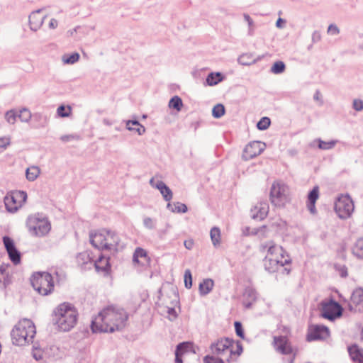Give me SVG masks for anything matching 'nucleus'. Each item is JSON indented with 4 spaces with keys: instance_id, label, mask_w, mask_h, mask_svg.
<instances>
[{
    "instance_id": "f257e3e1",
    "label": "nucleus",
    "mask_w": 363,
    "mask_h": 363,
    "mask_svg": "<svg viewBox=\"0 0 363 363\" xmlns=\"http://www.w3.org/2000/svg\"><path fill=\"white\" fill-rule=\"evenodd\" d=\"M128 319V315L123 308L108 306L91 320L90 327L94 333L121 331L125 328Z\"/></svg>"
},
{
    "instance_id": "f03ea898",
    "label": "nucleus",
    "mask_w": 363,
    "mask_h": 363,
    "mask_svg": "<svg viewBox=\"0 0 363 363\" xmlns=\"http://www.w3.org/2000/svg\"><path fill=\"white\" fill-rule=\"evenodd\" d=\"M77 313L74 306L69 303L60 304L52 313V323L57 325L63 332L70 330L76 325Z\"/></svg>"
},
{
    "instance_id": "7ed1b4c3",
    "label": "nucleus",
    "mask_w": 363,
    "mask_h": 363,
    "mask_svg": "<svg viewBox=\"0 0 363 363\" xmlns=\"http://www.w3.org/2000/svg\"><path fill=\"white\" fill-rule=\"evenodd\" d=\"M36 334L35 326L29 319L20 320L11 332L12 343L16 346H23L32 343Z\"/></svg>"
},
{
    "instance_id": "20e7f679",
    "label": "nucleus",
    "mask_w": 363,
    "mask_h": 363,
    "mask_svg": "<svg viewBox=\"0 0 363 363\" xmlns=\"http://www.w3.org/2000/svg\"><path fill=\"white\" fill-rule=\"evenodd\" d=\"M30 283L34 290L43 296H48L54 290L53 277L49 272L34 273L30 278Z\"/></svg>"
},
{
    "instance_id": "39448f33",
    "label": "nucleus",
    "mask_w": 363,
    "mask_h": 363,
    "mask_svg": "<svg viewBox=\"0 0 363 363\" xmlns=\"http://www.w3.org/2000/svg\"><path fill=\"white\" fill-rule=\"evenodd\" d=\"M354 208V202L349 194H341L335 199L334 210L340 219L349 218L352 216Z\"/></svg>"
},
{
    "instance_id": "423d86ee",
    "label": "nucleus",
    "mask_w": 363,
    "mask_h": 363,
    "mask_svg": "<svg viewBox=\"0 0 363 363\" xmlns=\"http://www.w3.org/2000/svg\"><path fill=\"white\" fill-rule=\"evenodd\" d=\"M288 186L280 182H274L270 189L269 199L272 205L284 207L289 201Z\"/></svg>"
},
{
    "instance_id": "0eeeda50",
    "label": "nucleus",
    "mask_w": 363,
    "mask_h": 363,
    "mask_svg": "<svg viewBox=\"0 0 363 363\" xmlns=\"http://www.w3.org/2000/svg\"><path fill=\"white\" fill-rule=\"evenodd\" d=\"M320 315L329 320H334L342 315L343 308L342 306L334 299L329 301H322Z\"/></svg>"
},
{
    "instance_id": "6e6552de",
    "label": "nucleus",
    "mask_w": 363,
    "mask_h": 363,
    "mask_svg": "<svg viewBox=\"0 0 363 363\" xmlns=\"http://www.w3.org/2000/svg\"><path fill=\"white\" fill-rule=\"evenodd\" d=\"M18 195L23 196V202H26L27 194L24 191H16L10 195L8 194L4 197V204L7 211L15 213L21 206V201L17 200Z\"/></svg>"
},
{
    "instance_id": "1a4fd4ad",
    "label": "nucleus",
    "mask_w": 363,
    "mask_h": 363,
    "mask_svg": "<svg viewBox=\"0 0 363 363\" xmlns=\"http://www.w3.org/2000/svg\"><path fill=\"white\" fill-rule=\"evenodd\" d=\"M329 336L330 330L327 326L323 325H313L308 328L306 340L308 342L323 340Z\"/></svg>"
},
{
    "instance_id": "9d476101",
    "label": "nucleus",
    "mask_w": 363,
    "mask_h": 363,
    "mask_svg": "<svg viewBox=\"0 0 363 363\" xmlns=\"http://www.w3.org/2000/svg\"><path fill=\"white\" fill-rule=\"evenodd\" d=\"M2 240L11 262L14 265L20 264L21 261V253L16 248L13 240L8 235L4 236Z\"/></svg>"
},
{
    "instance_id": "9b49d317",
    "label": "nucleus",
    "mask_w": 363,
    "mask_h": 363,
    "mask_svg": "<svg viewBox=\"0 0 363 363\" xmlns=\"http://www.w3.org/2000/svg\"><path fill=\"white\" fill-rule=\"evenodd\" d=\"M265 148V143L260 141H252L249 143L243 150L242 158L250 160L259 155Z\"/></svg>"
},
{
    "instance_id": "f8f14e48",
    "label": "nucleus",
    "mask_w": 363,
    "mask_h": 363,
    "mask_svg": "<svg viewBox=\"0 0 363 363\" xmlns=\"http://www.w3.org/2000/svg\"><path fill=\"white\" fill-rule=\"evenodd\" d=\"M90 243L91 245L99 250H110V245H108L107 235L104 232V229L99 230L95 234L91 233L89 235Z\"/></svg>"
},
{
    "instance_id": "ddd939ff",
    "label": "nucleus",
    "mask_w": 363,
    "mask_h": 363,
    "mask_svg": "<svg viewBox=\"0 0 363 363\" xmlns=\"http://www.w3.org/2000/svg\"><path fill=\"white\" fill-rule=\"evenodd\" d=\"M36 220V225L33 226L28 225L30 233L35 236H44L48 234L51 229L50 222L48 220Z\"/></svg>"
},
{
    "instance_id": "4468645a",
    "label": "nucleus",
    "mask_w": 363,
    "mask_h": 363,
    "mask_svg": "<svg viewBox=\"0 0 363 363\" xmlns=\"http://www.w3.org/2000/svg\"><path fill=\"white\" fill-rule=\"evenodd\" d=\"M234 341L233 339L225 337L218 340L216 342L212 343L210 348L212 352L216 354H222L224 352H230V347H233Z\"/></svg>"
},
{
    "instance_id": "2eb2a0df",
    "label": "nucleus",
    "mask_w": 363,
    "mask_h": 363,
    "mask_svg": "<svg viewBox=\"0 0 363 363\" xmlns=\"http://www.w3.org/2000/svg\"><path fill=\"white\" fill-rule=\"evenodd\" d=\"M269 205L266 202H261L250 210V217L253 220H263L268 215Z\"/></svg>"
},
{
    "instance_id": "dca6fc26",
    "label": "nucleus",
    "mask_w": 363,
    "mask_h": 363,
    "mask_svg": "<svg viewBox=\"0 0 363 363\" xmlns=\"http://www.w3.org/2000/svg\"><path fill=\"white\" fill-rule=\"evenodd\" d=\"M274 343L277 347V350L282 354H290L293 352V349L289 342V339L286 336L274 337Z\"/></svg>"
},
{
    "instance_id": "f3484780",
    "label": "nucleus",
    "mask_w": 363,
    "mask_h": 363,
    "mask_svg": "<svg viewBox=\"0 0 363 363\" xmlns=\"http://www.w3.org/2000/svg\"><path fill=\"white\" fill-rule=\"evenodd\" d=\"M43 9H38L33 11L29 16V26L33 31H37L43 24L46 16H41L40 13Z\"/></svg>"
},
{
    "instance_id": "a211bd4d",
    "label": "nucleus",
    "mask_w": 363,
    "mask_h": 363,
    "mask_svg": "<svg viewBox=\"0 0 363 363\" xmlns=\"http://www.w3.org/2000/svg\"><path fill=\"white\" fill-rule=\"evenodd\" d=\"M319 198V187L315 186L308 194L306 206L310 213L313 215L317 213L315 208L316 201Z\"/></svg>"
},
{
    "instance_id": "6ab92c4d",
    "label": "nucleus",
    "mask_w": 363,
    "mask_h": 363,
    "mask_svg": "<svg viewBox=\"0 0 363 363\" xmlns=\"http://www.w3.org/2000/svg\"><path fill=\"white\" fill-rule=\"evenodd\" d=\"M94 265L97 272L108 273L111 267L110 257H106L101 254L98 259L94 262Z\"/></svg>"
},
{
    "instance_id": "aec40b11",
    "label": "nucleus",
    "mask_w": 363,
    "mask_h": 363,
    "mask_svg": "<svg viewBox=\"0 0 363 363\" xmlns=\"http://www.w3.org/2000/svg\"><path fill=\"white\" fill-rule=\"evenodd\" d=\"M353 305L357 307L358 306H363V289L357 288L353 291L350 298V303L348 305L349 310L356 311Z\"/></svg>"
},
{
    "instance_id": "412c9836",
    "label": "nucleus",
    "mask_w": 363,
    "mask_h": 363,
    "mask_svg": "<svg viewBox=\"0 0 363 363\" xmlns=\"http://www.w3.org/2000/svg\"><path fill=\"white\" fill-rule=\"evenodd\" d=\"M264 270L269 274H273L278 271L279 268V260L269 258L266 256L262 260Z\"/></svg>"
},
{
    "instance_id": "4be33fe9",
    "label": "nucleus",
    "mask_w": 363,
    "mask_h": 363,
    "mask_svg": "<svg viewBox=\"0 0 363 363\" xmlns=\"http://www.w3.org/2000/svg\"><path fill=\"white\" fill-rule=\"evenodd\" d=\"M155 188L158 189L165 201L168 203L172 200L173 193L170 188L162 181H157Z\"/></svg>"
},
{
    "instance_id": "5701e85b",
    "label": "nucleus",
    "mask_w": 363,
    "mask_h": 363,
    "mask_svg": "<svg viewBox=\"0 0 363 363\" xmlns=\"http://www.w3.org/2000/svg\"><path fill=\"white\" fill-rule=\"evenodd\" d=\"M349 354L354 362H362L363 360V350L357 344H352L347 348Z\"/></svg>"
},
{
    "instance_id": "b1692460",
    "label": "nucleus",
    "mask_w": 363,
    "mask_h": 363,
    "mask_svg": "<svg viewBox=\"0 0 363 363\" xmlns=\"http://www.w3.org/2000/svg\"><path fill=\"white\" fill-rule=\"evenodd\" d=\"M214 286V281L212 279H205L200 284L199 291L201 296L208 294Z\"/></svg>"
},
{
    "instance_id": "393cba45",
    "label": "nucleus",
    "mask_w": 363,
    "mask_h": 363,
    "mask_svg": "<svg viewBox=\"0 0 363 363\" xmlns=\"http://www.w3.org/2000/svg\"><path fill=\"white\" fill-rule=\"evenodd\" d=\"M224 75L221 72H211L206 77V84L208 86H215L224 79Z\"/></svg>"
},
{
    "instance_id": "a878e982",
    "label": "nucleus",
    "mask_w": 363,
    "mask_h": 363,
    "mask_svg": "<svg viewBox=\"0 0 363 363\" xmlns=\"http://www.w3.org/2000/svg\"><path fill=\"white\" fill-rule=\"evenodd\" d=\"M167 208L173 213H184L188 211V207L185 203L180 202H174L173 203H168Z\"/></svg>"
},
{
    "instance_id": "bb28decb",
    "label": "nucleus",
    "mask_w": 363,
    "mask_h": 363,
    "mask_svg": "<svg viewBox=\"0 0 363 363\" xmlns=\"http://www.w3.org/2000/svg\"><path fill=\"white\" fill-rule=\"evenodd\" d=\"M104 232H106L107 235L108 241H109L108 245H110V250L112 247H115L116 250L117 251V247L119 246L120 238L118 235L114 232L110 230L104 229Z\"/></svg>"
},
{
    "instance_id": "cd10ccee",
    "label": "nucleus",
    "mask_w": 363,
    "mask_h": 363,
    "mask_svg": "<svg viewBox=\"0 0 363 363\" xmlns=\"http://www.w3.org/2000/svg\"><path fill=\"white\" fill-rule=\"evenodd\" d=\"M175 352H179L183 355L188 352L195 353V351L194 350V345L191 342H182L177 345Z\"/></svg>"
},
{
    "instance_id": "c85d7f7f",
    "label": "nucleus",
    "mask_w": 363,
    "mask_h": 363,
    "mask_svg": "<svg viewBox=\"0 0 363 363\" xmlns=\"http://www.w3.org/2000/svg\"><path fill=\"white\" fill-rule=\"evenodd\" d=\"M352 253L357 257L363 259V237L356 241L352 247Z\"/></svg>"
},
{
    "instance_id": "c756f323",
    "label": "nucleus",
    "mask_w": 363,
    "mask_h": 363,
    "mask_svg": "<svg viewBox=\"0 0 363 363\" xmlns=\"http://www.w3.org/2000/svg\"><path fill=\"white\" fill-rule=\"evenodd\" d=\"M183 106V101L179 96H174L169 101V107L177 111H180Z\"/></svg>"
},
{
    "instance_id": "7c9ffc66",
    "label": "nucleus",
    "mask_w": 363,
    "mask_h": 363,
    "mask_svg": "<svg viewBox=\"0 0 363 363\" xmlns=\"http://www.w3.org/2000/svg\"><path fill=\"white\" fill-rule=\"evenodd\" d=\"M210 236L213 246L216 247L220 242V230L218 227H213L210 231Z\"/></svg>"
},
{
    "instance_id": "2f4dec72",
    "label": "nucleus",
    "mask_w": 363,
    "mask_h": 363,
    "mask_svg": "<svg viewBox=\"0 0 363 363\" xmlns=\"http://www.w3.org/2000/svg\"><path fill=\"white\" fill-rule=\"evenodd\" d=\"M40 174V169L38 167L33 166L30 168H27L26 171V179L30 182L35 181Z\"/></svg>"
},
{
    "instance_id": "473e14b6",
    "label": "nucleus",
    "mask_w": 363,
    "mask_h": 363,
    "mask_svg": "<svg viewBox=\"0 0 363 363\" xmlns=\"http://www.w3.org/2000/svg\"><path fill=\"white\" fill-rule=\"evenodd\" d=\"M318 143V147L320 150H330L333 149L335 144L337 143V140H330L328 142H325L322 140L320 138L316 139L314 140V143Z\"/></svg>"
},
{
    "instance_id": "72a5a7b5",
    "label": "nucleus",
    "mask_w": 363,
    "mask_h": 363,
    "mask_svg": "<svg viewBox=\"0 0 363 363\" xmlns=\"http://www.w3.org/2000/svg\"><path fill=\"white\" fill-rule=\"evenodd\" d=\"M286 69V65L283 61H276L271 67L270 72L275 74L283 73Z\"/></svg>"
},
{
    "instance_id": "f704fd0d",
    "label": "nucleus",
    "mask_w": 363,
    "mask_h": 363,
    "mask_svg": "<svg viewBox=\"0 0 363 363\" xmlns=\"http://www.w3.org/2000/svg\"><path fill=\"white\" fill-rule=\"evenodd\" d=\"M225 113V108L223 104H218L212 108V116L214 118H220Z\"/></svg>"
},
{
    "instance_id": "c9c22d12",
    "label": "nucleus",
    "mask_w": 363,
    "mask_h": 363,
    "mask_svg": "<svg viewBox=\"0 0 363 363\" xmlns=\"http://www.w3.org/2000/svg\"><path fill=\"white\" fill-rule=\"evenodd\" d=\"M79 54L78 52H72V54L64 55L62 61L65 64L72 65L79 60Z\"/></svg>"
},
{
    "instance_id": "e433bc0d",
    "label": "nucleus",
    "mask_w": 363,
    "mask_h": 363,
    "mask_svg": "<svg viewBox=\"0 0 363 363\" xmlns=\"http://www.w3.org/2000/svg\"><path fill=\"white\" fill-rule=\"evenodd\" d=\"M244 299L252 301H257V291L252 287H247L243 294Z\"/></svg>"
},
{
    "instance_id": "4c0bfd02",
    "label": "nucleus",
    "mask_w": 363,
    "mask_h": 363,
    "mask_svg": "<svg viewBox=\"0 0 363 363\" xmlns=\"http://www.w3.org/2000/svg\"><path fill=\"white\" fill-rule=\"evenodd\" d=\"M271 125V120L269 117L264 116L257 123V128L259 130H265Z\"/></svg>"
},
{
    "instance_id": "58836bf2",
    "label": "nucleus",
    "mask_w": 363,
    "mask_h": 363,
    "mask_svg": "<svg viewBox=\"0 0 363 363\" xmlns=\"http://www.w3.org/2000/svg\"><path fill=\"white\" fill-rule=\"evenodd\" d=\"M31 116L32 115L30 111L26 108H23L19 111V113H18V118L22 122H28L30 120Z\"/></svg>"
},
{
    "instance_id": "ea45409f",
    "label": "nucleus",
    "mask_w": 363,
    "mask_h": 363,
    "mask_svg": "<svg viewBox=\"0 0 363 363\" xmlns=\"http://www.w3.org/2000/svg\"><path fill=\"white\" fill-rule=\"evenodd\" d=\"M17 117H18V112L14 109L8 111L5 113L6 121L9 123L12 124V125L16 123Z\"/></svg>"
},
{
    "instance_id": "a19ab883",
    "label": "nucleus",
    "mask_w": 363,
    "mask_h": 363,
    "mask_svg": "<svg viewBox=\"0 0 363 363\" xmlns=\"http://www.w3.org/2000/svg\"><path fill=\"white\" fill-rule=\"evenodd\" d=\"M147 257V252L141 248V247H137L134 252L133 256V262L139 263V258H146Z\"/></svg>"
},
{
    "instance_id": "79ce46f5",
    "label": "nucleus",
    "mask_w": 363,
    "mask_h": 363,
    "mask_svg": "<svg viewBox=\"0 0 363 363\" xmlns=\"http://www.w3.org/2000/svg\"><path fill=\"white\" fill-rule=\"evenodd\" d=\"M238 62L242 65H250L255 63V60L248 54H243L238 58Z\"/></svg>"
},
{
    "instance_id": "37998d69",
    "label": "nucleus",
    "mask_w": 363,
    "mask_h": 363,
    "mask_svg": "<svg viewBox=\"0 0 363 363\" xmlns=\"http://www.w3.org/2000/svg\"><path fill=\"white\" fill-rule=\"evenodd\" d=\"M234 327L236 335L240 338L245 340V335L242 323L240 321H235Z\"/></svg>"
},
{
    "instance_id": "c03bdc74",
    "label": "nucleus",
    "mask_w": 363,
    "mask_h": 363,
    "mask_svg": "<svg viewBox=\"0 0 363 363\" xmlns=\"http://www.w3.org/2000/svg\"><path fill=\"white\" fill-rule=\"evenodd\" d=\"M184 279L185 287L188 289H191L192 287V274L190 269L185 270Z\"/></svg>"
},
{
    "instance_id": "a18cd8bd",
    "label": "nucleus",
    "mask_w": 363,
    "mask_h": 363,
    "mask_svg": "<svg viewBox=\"0 0 363 363\" xmlns=\"http://www.w3.org/2000/svg\"><path fill=\"white\" fill-rule=\"evenodd\" d=\"M11 284V277L10 275L2 276L0 274V289L6 290L7 286Z\"/></svg>"
},
{
    "instance_id": "49530a36",
    "label": "nucleus",
    "mask_w": 363,
    "mask_h": 363,
    "mask_svg": "<svg viewBox=\"0 0 363 363\" xmlns=\"http://www.w3.org/2000/svg\"><path fill=\"white\" fill-rule=\"evenodd\" d=\"M77 259L79 264H86L89 262L91 263V257L86 252H81L77 257Z\"/></svg>"
},
{
    "instance_id": "de8ad7c7",
    "label": "nucleus",
    "mask_w": 363,
    "mask_h": 363,
    "mask_svg": "<svg viewBox=\"0 0 363 363\" xmlns=\"http://www.w3.org/2000/svg\"><path fill=\"white\" fill-rule=\"evenodd\" d=\"M70 112H71V108L70 106H68L67 107V108L63 106V105H60L57 109V114L60 116V117H62V118H65V117H67L69 116L70 114Z\"/></svg>"
},
{
    "instance_id": "09e8293b",
    "label": "nucleus",
    "mask_w": 363,
    "mask_h": 363,
    "mask_svg": "<svg viewBox=\"0 0 363 363\" xmlns=\"http://www.w3.org/2000/svg\"><path fill=\"white\" fill-rule=\"evenodd\" d=\"M203 363H225L224 360L220 357H216L212 355H206L203 357Z\"/></svg>"
},
{
    "instance_id": "8fccbe9b",
    "label": "nucleus",
    "mask_w": 363,
    "mask_h": 363,
    "mask_svg": "<svg viewBox=\"0 0 363 363\" xmlns=\"http://www.w3.org/2000/svg\"><path fill=\"white\" fill-rule=\"evenodd\" d=\"M143 224L145 227L148 229L152 230L155 228V223L154 220L150 217H146L143 219Z\"/></svg>"
},
{
    "instance_id": "3c124183",
    "label": "nucleus",
    "mask_w": 363,
    "mask_h": 363,
    "mask_svg": "<svg viewBox=\"0 0 363 363\" xmlns=\"http://www.w3.org/2000/svg\"><path fill=\"white\" fill-rule=\"evenodd\" d=\"M352 108L357 111H363V101L361 99H354L352 103Z\"/></svg>"
},
{
    "instance_id": "603ef678",
    "label": "nucleus",
    "mask_w": 363,
    "mask_h": 363,
    "mask_svg": "<svg viewBox=\"0 0 363 363\" xmlns=\"http://www.w3.org/2000/svg\"><path fill=\"white\" fill-rule=\"evenodd\" d=\"M140 125V122L138 120H129L126 121V128L128 130H134L135 128H133V125L139 126Z\"/></svg>"
},
{
    "instance_id": "864d4df0",
    "label": "nucleus",
    "mask_w": 363,
    "mask_h": 363,
    "mask_svg": "<svg viewBox=\"0 0 363 363\" xmlns=\"http://www.w3.org/2000/svg\"><path fill=\"white\" fill-rule=\"evenodd\" d=\"M11 144V140L9 137H1L0 138V147L6 149Z\"/></svg>"
},
{
    "instance_id": "5fc2aeb1",
    "label": "nucleus",
    "mask_w": 363,
    "mask_h": 363,
    "mask_svg": "<svg viewBox=\"0 0 363 363\" xmlns=\"http://www.w3.org/2000/svg\"><path fill=\"white\" fill-rule=\"evenodd\" d=\"M243 351L242 343L240 341L237 342V349L236 350H233L232 347L230 350V354H237L240 355Z\"/></svg>"
},
{
    "instance_id": "6e6d98bb",
    "label": "nucleus",
    "mask_w": 363,
    "mask_h": 363,
    "mask_svg": "<svg viewBox=\"0 0 363 363\" xmlns=\"http://www.w3.org/2000/svg\"><path fill=\"white\" fill-rule=\"evenodd\" d=\"M328 33L331 35H337L340 33V29L335 24H330L328 28Z\"/></svg>"
},
{
    "instance_id": "4d7b16f0",
    "label": "nucleus",
    "mask_w": 363,
    "mask_h": 363,
    "mask_svg": "<svg viewBox=\"0 0 363 363\" xmlns=\"http://www.w3.org/2000/svg\"><path fill=\"white\" fill-rule=\"evenodd\" d=\"M266 228V225H262L259 228H254L250 230V233H247V235H257L260 231H262L264 229Z\"/></svg>"
},
{
    "instance_id": "13d9d810",
    "label": "nucleus",
    "mask_w": 363,
    "mask_h": 363,
    "mask_svg": "<svg viewBox=\"0 0 363 363\" xmlns=\"http://www.w3.org/2000/svg\"><path fill=\"white\" fill-rule=\"evenodd\" d=\"M10 267V264L2 263L0 265V274L2 276L9 275L7 272L8 268Z\"/></svg>"
},
{
    "instance_id": "bf43d9fd",
    "label": "nucleus",
    "mask_w": 363,
    "mask_h": 363,
    "mask_svg": "<svg viewBox=\"0 0 363 363\" xmlns=\"http://www.w3.org/2000/svg\"><path fill=\"white\" fill-rule=\"evenodd\" d=\"M79 139V137L77 136V135H62L60 137V140L62 141V142H68L70 140H72V139Z\"/></svg>"
},
{
    "instance_id": "052dcab7",
    "label": "nucleus",
    "mask_w": 363,
    "mask_h": 363,
    "mask_svg": "<svg viewBox=\"0 0 363 363\" xmlns=\"http://www.w3.org/2000/svg\"><path fill=\"white\" fill-rule=\"evenodd\" d=\"M321 39V35L319 31L315 30L312 34V41L313 43L319 42Z\"/></svg>"
},
{
    "instance_id": "680f3d73",
    "label": "nucleus",
    "mask_w": 363,
    "mask_h": 363,
    "mask_svg": "<svg viewBox=\"0 0 363 363\" xmlns=\"http://www.w3.org/2000/svg\"><path fill=\"white\" fill-rule=\"evenodd\" d=\"M167 313H168L169 315H171V316H172V317H173V318H170V320H173L176 319V318H177V316H178V315H177V312H176L175 308H173V307L168 308V309H167Z\"/></svg>"
},
{
    "instance_id": "e2e57ef3",
    "label": "nucleus",
    "mask_w": 363,
    "mask_h": 363,
    "mask_svg": "<svg viewBox=\"0 0 363 363\" xmlns=\"http://www.w3.org/2000/svg\"><path fill=\"white\" fill-rule=\"evenodd\" d=\"M338 271H339V273H340V275L341 277H347V275H348L347 268L345 266L340 267V268L338 269Z\"/></svg>"
},
{
    "instance_id": "0e129e2a",
    "label": "nucleus",
    "mask_w": 363,
    "mask_h": 363,
    "mask_svg": "<svg viewBox=\"0 0 363 363\" xmlns=\"http://www.w3.org/2000/svg\"><path fill=\"white\" fill-rule=\"evenodd\" d=\"M243 17L245 21L247 23L249 27H252L254 21L252 18L247 13H244Z\"/></svg>"
},
{
    "instance_id": "69168bd1",
    "label": "nucleus",
    "mask_w": 363,
    "mask_h": 363,
    "mask_svg": "<svg viewBox=\"0 0 363 363\" xmlns=\"http://www.w3.org/2000/svg\"><path fill=\"white\" fill-rule=\"evenodd\" d=\"M184 245L187 250H191L194 247V240L191 239L185 240Z\"/></svg>"
},
{
    "instance_id": "338daca9",
    "label": "nucleus",
    "mask_w": 363,
    "mask_h": 363,
    "mask_svg": "<svg viewBox=\"0 0 363 363\" xmlns=\"http://www.w3.org/2000/svg\"><path fill=\"white\" fill-rule=\"evenodd\" d=\"M255 301H250V300H245L244 299L242 304L246 309H250L252 308L253 303Z\"/></svg>"
},
{
    "instance_id": "774afa93",
    "label": "nucleus",
    "mask_w": 363,
    "mask_h": 363,
    "mask_svg": "<svg viewBox=\"0 0 363 363\" xmlns=\"http://www.w3.org/2000/svg\"><path fill=\"white\" fill-rule=\"evenodd\" d=\"M286 23V20L279 18L276 21V26L279 28H282L284 26V24Z\"/></svg>"
}]
</instances>
